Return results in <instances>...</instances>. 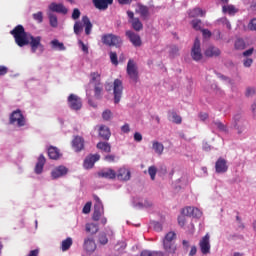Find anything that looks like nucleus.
I'll return each instance as SVG.
<instances>
[{
  "label": "nucleus",
  "instance_id": "f257e3e1",
  "mask_svg": "<svg viewBox=\"0 0 256 256\" xmlns=\"http://www.w3.org/2000/svg\"><path fill=\"white\" fill-rule=\"evenodd\" d=\"M10 35L14 37L16 45L18 47H25L30 45L32 53H37V49H43L41 44V36H32L31 33L26 32L23 25H17L13 30L10 31Z\"/></svg>",
  "mask_w": 256,
  "mask_h": 256
},
{
  "label": "nucleus",
  "instance_id": "f03ea898",
  "mask_svg": "<svg viewBox=\"0 0 256 256\" xmlns=\"http://www.w3.org/2000/svg\"><path fill=\"white\" fill-rule=\"evenodd\" d=\"M83 27H84L85 35H91V31H93V23H91L89 16H83L82 21L75 22L74 24L75 35H81V33H83Z\"/></svg>",
  "mask_w": 256,
  "mask_h": 256
},
{
  "label": "nucleus",
  "instance_id": "7ed1b4c3",
  "mask_svg": "<svg viewBox=\"0 0 256 256\" xmlns=\"http://www.w3.org/2000/svg\"><path fill=\"white\" fill-rule=\"evenodd\" d=\"M102 43L108 47H121L123 40L115 34H104L102 36Z\"/></svg>",
  "mask_w": 256,
  "mask_h": 256
},
{
  "label": "nucleus",
  "instance_id": "20e7f679",
  "mask_svg": "<svg viewBox=\"0 0 256 256\" xmlns=\"http://www.w3.org/2000/svg\"><path fill=\"white\" fill-rule=\"evenodd\" d=\"M67 103L71 111H81L83 108V101L75 94H70L67 98Z\"/></svg>",
  "mask_w": 256,
  "mask_h": 256
},
{
  "label": "nucleus",
  "instance_id": "39448f33",
  "mask_svg": "<svg viewBox=\"0 0 256 256\" xmlns=\"http://www.w3.org/2000/svg\"><path fill=\"white\" fill-rule=\"evenodd\" d=\"M113 96L115 105L119 104L123 97V81L120 79H115L113 82Z\"/></svg>",
  "mask_w": 256,
  "mask_h": 256
},
{
  "label": "nucleus",
  "instance_id": "423d86ee",
  "mask_svg": "<svg viewBox=\"0 0 256 256\" xmlns=\"http://www.w3.org/2000/svg\"><path fill=\"white\" fill-rule=\"evenodd\" d=\"M198 247L202 255H209V253H211V235H209V233H206V235L200 239Z\"/></svg>",
  "mask_w": 256,
  "mask_h": 256
},
{
  "label": "nucleus",
  "instance_id": "0eeeda50",
  "mask_svg": "<svg viewBox=\"0 0 256 256\" xmlns=\"http://www.w3.org/2000/svg\"><path fill=\"white\" fill-rule=\"evenodd\" d=\"M126 71L131 81H133L134 83H137V81H139V70L137 68V64L132 59L128 61Z\"/></svg>",
  "mask_w": 256,
  "mask_h": 256
},
{
  "label": "nucleus",
  "instance_id": "6e6552de",
  "mask_svg": "<svg viewBox=\"0 0 256 256\" xmlns=\"http://www.w3.org/2000/svg\"><path fill=\"white\" fill-rule=\"evenodd\" d=\"M127 15L129 18V23H131L132 29L136 32L143 31V22L137 17H135V13L133 11L128 10Z\"/></svg>",
  "mask_w": 256,
  "mask_h": 256
},
{
  "label": "nucleus",
  "instance_id": "1a4fd4ad",
  "mask_svg": "<svg viewBox=\"0 0 256 256\" xmlns=\"http://www.w3.org/2000/svg\"><path fill=\"white\" fill-rule=\"evenodd\" d=\"M191 57L193 61H201L203 59V53L201 52V41L196 38L191 49Z\"/></svg>",
  "mask_w": 256,
  "mask_h": 256
},
{
  "label": "nucleus",
  "instance_id": "9d476101",
  "mask_svg": "<svg viewBox=\"0 0 256 256\" xmlns=\"http://www.w3.org/2000/svg\"><path fill=\"white\" fill-rule=\"evenodd\" d=\"M17 123L18 127H25V117L21 110H16L10 115V125H15Z\"/></svg>",
  "mask_w": 256,
  "mask_h": 256
},
{
  "label": "nucleus",
  "instance_id": "9b49d317",
  "mask_svg": "<svg viewBox=\"0 0 256 256\" xmlns=\"http://www.w3.org/2000/svg\"><path fill=\"white\" fill-rule=\"evenodd\" d=\"M125 35L130 43H132L133 47H141V45H143V40H141V36L133 32V30H127L125 32Z\"/></svg>",
  "mask_w": 256,
  "mask_h": 256
},
{
  "label": "nucleus",
  "instance_id": "f8f14e48",
  "mask_svg": "<svg viewBox=\"0 0 256 256\" xmlns=\"http://www.w3.org/2000/svg\"><path fill=\"white\" fill-rule=\"evenodd\" d=\"M137 7L138 8L135 10V13L140 15L142 21H149V17H151V13H149V7L141 3H138Z\"/></svg>",
  "mask_w": 256,
  "mask_h": 256
},
{
  "label": "nucleus",
  "instance_id": "ddd939ff",
  "mask_svg": "<svg viewBox=\"0 0 256 256\" xmlns=\"http://www.w3.org/2000/svg\"><path fill=\"white\" fill-rule=\"evenodd\" d=\"M101 159V156L99 154L89 155L84 160V169H93L95 166V163Z\"/></svg>",
  "mask_w": 256,
  "mask_h": 256
},
{
  "label": "nucleus",
  "instance_id": "4468645a",
  "mask_svg": "<svg viewBox=\"0 0 256 256\" xmlns=\"http://www.w3.org/2000/svg\"><path fill=\"white\" fill-rule=\"evenodd\" d=\"M92 3L99 11H107L109 5H113V0H92Z\"/></svg>",
  "mask_w": 256,
  "mask_h": 256
},
{
  "label": "nucleus",
  "instance_id": "2eb2a0df",
  "mask_svg": "<svg viewBox=\"0 0 256 256\" xmlns=\"http://www.w3.org/2000/svg\"><path fill=\"white\" fill-rule=\"evenodd\" d=\"M216 173H227L229 166L227 165V160L225 158H219L215 163Z\"/></svg>",
  "mask_w": 256,
  "mask_h": 256
},
{
  "label": "nucleus",
  "instance_id": "dca6fc26",
  "mask_svg": "<svg viewBox=\"0 0 256 256\" xmlns=\"http://www.w3.org/2000/svg\"><path fill=\"white\" fill-rule=\"evenodd\" d=\"M73 149L79 153L85 149V139L81 136H76L72 141Z\"/></svg>",
  "mask_w": 256,
  "mask_h": 256
},
{
  "label": "nucleus",
  "instance_id": "f3484780",
  "mask_svg": "<svg viewBox=\"0 0 256 256\" xmlns=\"http://www.w3.org/2000/svg\"><path fill=\"white\" fill-rule=\"evenodd\" d=\"M116 177L119 181H129V179H131V171L125 167H122L118 170Z\"/></svg>",
  "mask_w": 256,
  "mask_h": 256
},
{
  "label": "nucleus",
  "instance_id": "a211bd4d",
  "mask_svg": "<svg viewBox=\"0 0 256 256\" xmlns=\"http://www.w3.org/2000/svg\"><path fill=\"white\" fill-rule=\"evenodd\" d=\"M98 134L101 139L104 141H109L111 139V129L107 127L106 125H100L98 129Z\"/></svg>",
  "mask_w": 256,
  "mask_h": 256
},
{
  "label": "nucleus",
  "instance_id": "6ab92c4d",
  "mask_svg": "<svg viewBox=\"0 0 256 256\" xmlns=\"http://www.w3.org/2000/svg\"><path fill=\"white\" fill-rule=\"evenodd\" d=\"M233 125L234 129L238 130V135H241V133H243V117L241 116V114L234 115Z\"/></svg>",
  "mask_w": 256,
  "mask_h": 256
},
{
  "label": "nucleus",
  "instance_id": "aec40b11",
  "mask_svg": "<svg viewBox=\"0 0 256 256\" xmlns=\"http://www.w3.org/2000/svg\"><path fill=\"white\" fill-rule=\"evenodd\" d=\"M205 57L213 58V57H219L221 55V50L213 45L208 46L206 50L204 51Z\"/></svg>",
  "mask_w": 256,
  "mask_h": 256
},
{
  "label": "nucleus",
  "instance_id": "412c9836",
  "mask_svg": "<svg viewBox=\"0 0 256 256\" xmlns=\"http://www.w3.org/2000/svg\"><path fill=\"white\" fill-rule=\"evenodd\" d=\"M98 177H101L102 179H115V177H117V172L111 168L101 170L98 172Z\"/></svg>",
  "mask_w": 256,
  "mask_h": 256
},
{
  "label": "nucleus",
  "instance_id": "4be33fe9",
  "mask_svg": "<svg viewBox=\"0 0 256 256\" xmlns=\"http://www.w3.org/2000/svg\"><path fill=\"white\" fill-rule=\"evenodd\" d=\"M46 162H47V160L45 159V156L43 154H41L38 157V161H37L35 169H34L36 175H41V173H43V167H45Z\"/></svg>",
  "mask_w": 256,
  "mask_h": 256
},
{
  "label": "nucleus",
  "instance_id": "5701e85b",
  "mask_svg": "<svg viewBox=\"0 0 256 256\" xmlns=\"http://www.w3.org/2000/svg\"><path fill=\"white\" fill-rule=\"evenodd\" d=\"M163 247L165 251V256L175 255V252L177 251V246L175 245V243L163 242Z\"/></svg>",
  "mask_w": 256,
  "mask_h": 256
},
{
  "label": "nucleus",
  "instance_id": "b1692460",
  "mask_svg": "<svg viewBox=\"0 0 256 256\" xmlns=\"http://www.w3.org/2000/svg\"><path fill=\"white\" fill-rule=\"evenodd\" d=\"M103 215H105V208L103 206H94V212L92 215L93 221L101 220Z\"/></svg>",
  "mask_w": 256,
  "mask_h": 256
},
{
  "label": "nucleus",
  "instance_id": "393cba45",
  "mask_svg": "<svg viewBox=\"0 0 256 256\" xmlns=\"http://www.w3.org/2000/svg\"><path fill=\"white\" fill-rule=\"evenodd\" d=\"M84 249L87 253H93L97 249V244H95V240L88 238L84 241Z\"/></svg>",
  "mask_w": 256,
  "mask_h": 256
},
{
  "label": "nucleus",
  "instance_id": "a878e982",
  "mask_svg": "<svg viewBox=\"0 0 256 256\" xmlns=\"http://www.w3.org/2000/svg\"><path fill=\"white\" fill-rule=\"evenodd\" d=\"M48 13H65V6H63V4H57L55 2H52L49 5Z\"/></svg>",
  "mask_w": 256,
  "mask_h": 256
},
{
  "label": "nucleus",
  "instance_id": "bb28decb",
  "mask_svg": "<svg viewBox=\"0 0 256 256\" xmlns=\"http://www.w3.org/2000/svg\"><path fill=\"white\" fill-rule=\"evenodd\" d=\"M182 214L187 217L191 216V215H195L196 217H199L201 215V211H199V209L188 206L186 208H184L182 210Z\"/></svg>",
  "mask_w": 256,
  "mask_h": 256
},
{
  "label": "nucleus",
  "instance_id": "cd10ccee",
  "mask_svg": "<svg viewBox=\"0 0 256 256\" xmlns=\"http://www.w3.org/2000/svg\"><path fill=\"white\" fill-rule=\"evenodd\" d=\"M63 175H65V166H58L51 172L52 179H59V177H63Z\"/></svg>",
  "mask_w": 256,
  "mask_h": 256
},
{
  "label": "nucleus",
  "instance_id": "c85d7f7f",
  "mask_svg": "<svg viewBox=\"0 0 256 256\" xmlns=\"http://www.w3.org/2000/svg\"><path fill=\"white\" fill-rule=\"evenodd\" d=\"M48 157L56 161L59 159V157H61V152L57 149V147L51 146L48 148Z\"/></svg>",
  "mask_w": 256,
  "mask_h": 256
},
{
  "label": "nucleus",
  "instance_id": "c756f323",
  "mask_svg": "<svg viewBox=\"0 0 256 256\" xmlns=\"http://www.w3.org/2000/svg\"><path fill=\"white\" fill-rule=\"evenodd\" d=\"M103 95V84L101 82L95 83L94 85V97L96 99H101Z\"/></svg>",
  "mask_w": 256,
  "mask_h": 256
},
{
  "label": "nucleus",
  "instance_id": "7c9ffc66",
  "mask_svg": "<svg viewBox=\"0 0 256 256\" xmlns=\"http://www.w3.org/2000/svg\"><path fill=\"white\" fill-rule=\"evenodd\" d=\"M152 148L157 153V155H163V151H165V146H163V143H160L158 141H154L152 143Z\"/></svg>",
  "mask_w": 256,
  "mask_h": 256
},
{
  "label": "nucleus",
  "instance_id": "2f4dec72",
  "mask_svg": "<svg viewBox=\"0 0 256 256\" xmlns=\"http://www.w3.org/2000/svg\"><path fill=\"white\" fill-rule=\"evenodd\" d=\"M51 48L54 51H63L65 49V44H63L62 42H59V40L54 39L50 42Z\"/></svg>",
  "mask_w": 256,
  "mask_h": 256
},
{
  "label": "nucleus",
  "instance_id": "473e14b6",
  "mask_svg": "<svg viewBox=\"0 0 256 256\" xmlns=\"http://www.w3.org/2000/svg\"><path fill=\"white\" fill-rule=\"evenodd\" d=\"M99 232V225L95 223H87L86 224V233H90L91 235H95V233Z\"/></svg>",
  "mask_w": 256,
  "mask_h": 256
},
{
  "label": "nucleus",
  "instance_id": "72a5a7b5",
  "mask_svg": "<svg viewBox=\"0 0 256 256\" xmlns=\"http://www.w3.org/2000/svg\"><path fill=\"white\" fill-rule=\"evenodd\" d=\"M97 149H100V151H104V153H111V144L108 142H99L97 144Z\"/></svg>",
  "mask_w": 256,
  "mask_h": 256
},
{
  "label": "nucleus",
  "instance_id": "f704fd0d",
  "mask_svg": "<svg viewBox=\"0 0 256 256\" xmlns=\"http://www.w3.org/2000/svg\"><path fill=\"white\" fill-rule=\"evenodd\" d=\"M205 17V11L201 8H194L189 12V17L195 18V17Z\"/></svg>",
  "mask_w": 256,
  "mask_h": 256
},
{
  "label": "nucleus",
  "instance_id": "c9c22d12",
  "mask_svg": "<svg viewBox=\"0 0 256 256\" xmlns=\"http://www.w3.org/2000/svg\"><path fill=\"white\" fill-rule=\"evenodd\" d=\"M140 256H165V253H163L162 251L143 250L140 253Z\"/></svg>",
  "mask_w": 256,
  "mask_h": 256
},
{
  "label": "nucleus",
  "instance_id": "e433bc0d",
  "mask_svg": "<svg viewBox=\"0 0 256 256\" xmlns=\"http://www.w3.org/2000/svg\"><path fill=\"white\" fill-rule=\"evenodd\" d=\"M90 77V83L94 85L95 83H101V74L99 72H91Z\"/></svg>",
  "mask_w": 256,
  "mask_h": 256
},
{
  "label": "nucleus",
  "instance_id": "4c0bfd02",
  "mask_svg": "<svg viewBox=\"0 0 256 256\" xmlns=\"http://www.w3.org/2000/svg\"><path fill=\"white\" fill-rule=\"evenodd\" d=\"M177 237V234L175 232H168L163 240V243H175V238Z\"/></svg>",
  "mask_w": 256,
  "mask_h": 256
},
{
  "label": "nucleus",
  "instance_id": "58836bf2",
  "mask_svg": "<svg viewBox=\"0 0 256 256\" xmlns=\"http://www.w3.org/2000/svg\"><path fill=\"white\" fill-rule=\"evenodd\" d=\"M223 12L227 13L228 15H235L237 13V8L233 5L223 6Z\"/></svg>",
  "mask_w": 256,
  "mask_h": 256
},
{
  "label": "nucleus",
  "instance_id": "ea45409f",
  "mask_svg": "<svg viewBox=\"0 0 256 256\" xmlns=\"http://www.w3.org/2000/svg\"><path fill=\"white\" fill-rule=\"evenodd\" d=\"M48 18H49L51 27H57L58 25L57 16L53 14V12H48Z\"/></svg>",
  "mask_w": 256,
  "mask_h": 256
},
{
  "label": "nucleus",
  "instance_id": "a19ab883",
  "mask_svg": "<svg viewBox=\"0 0 256 256\" xmlns=\"http://www.w3.org/2000/svg\"><path fill=\"white\" fill-rule=\"evenodd\" d=\"M102 119L104 121H111V119H113V112H111V110L106 109L102 112Z\"/></svg>",
  "mask_w": 256,
  "mask_h": 256
},
{
  "label": "nucleus",
  "instance_id": "79ce46f5",
  "mask_svg": "<svg viewBox=\"0 0 256 256\" xmlns=\"http://www.w3.org/2000/svg\"><path fill=\"white\" fill-rule=\"evenodd\" d=\"M148 175H150V179L152 181H155V177L157 176V167L156 166H150L148 168Z\"/></svg>",
  "mask_w": 256,
  "mask_h": 256
},
{
  "label": "nucleus",
  "instance_id": "37998d69",
  "mask_svg": "<svg viewBox=\"0 0 256 256\" xmlns=\"http://www.w3.org/2000/svg\"><path fill=\"white\" fill-rule=\"evenodd\" d=\"M172 121H173L176 125H181V123H183V118H181V116L178 115L177 112H172Z\"/></svg>",
  "mask_w": 256,
  "mask_h": 256
},
{
  "label": "nucleus",
  "instance_id": "c03bdc74",
  "mask_svg": "<svg viewBox=\"0 0 256 256\" xmlns=\"http://www.w3.org/2000/svg\"><path fill=\"white\" fill-rule=\"evenodd\" d=\"M234 46H235V49H238L239 51H241V50L245 49V41L243 39L239 38L235 41Z\"/></svg>",
  "mask_w": 256,
  "mask_h": 256
},
{
  "label": "nucleus",
  "instance_id": "a18cd8bd",
  "mask_svg": "<svg viewBox=\"0 0 256 256\" xmlns=\"http://www.w3.org/2000/svg\"><path fill=\"white\" fill-rule=\"evenodd\" d=\"M192 28L195 29V31H201V20L194 19L191 21Z\"/></svg>",
  "mask_w": 256,
  "mask_h": 256
},
{
  "label": "nucleus",
  "instance_id": "49530a36",
  "mask_svg": "<svg viewBox=\"0 0 256 256\" xmlns=\"http://www.w3.org/2000/svg\"><path fill=\"white\" fill-rule=\"evenodd\" d=\"M213 123L215 127L219 129V131H223L224 133H227V127L221 121H214Z\"/></svg>",
  "mask_w": 256,
  "mask_h": 256
},
{
  "label": "nucleus",
  "instance_id": "de8ad7c7",
  "mask_svg": "<svg viewBox=\"0 0 256 256\" xmlns=\"http://www.w3.org/2000/svg\"><path fill=\"white\" fill-rule=\"evenodd\" d=\"M110 60L112 65H119V60L117 58V52H110Z\"/></svg>",
  "mask_w": 256,
  "mask_h": 256
},
{
  "label": "nucleus",
  "instance_id": "09e8293b",
  "mask_svg": "<svg viewBox=\"0 0 256 256\" xmlns=\"http://www.w3.org/2000/svg\"><path fill=\"white\" fill-rule=\"evenodd\" d=\"M99 243H101V245H107V243H109V239H107V234L103 233L99 235Z\"/></svg>",
  "mask_w": 256,
  "mask_h": 256
},
{
  "label": "nucleus",
  "instance_id": "8fccbe9b",
  "mask_svg": "<svg viewBox=\"0 0 256 256\" xmlns=\"http://www.w3.org/2000/svg\"><path fill=\"white\" fill-rule=\"evenodd\" d=\"M33 19L38 23H43V12H37L33 14Z\"/></svg>",
  "mask_w": 256,
  "mask_h": 256
},
{
  "label": "nucleus",
  "instance_id": "3c124183",
  "mask_svg": "<svg viewBox=\"0 0 256 256\" xmlns=\"http://www.w3.org/2000/svg\"><path fill=\"white\" fill-rule=\"evenodd\" d=\"M91 205V202H87L83 207L82 213H84L85 215L91 213Z\"/></svg>",
  "mask_w": 256,
  "mask_h": 256
},
{
  "label": "nucleus",
  "instance_id": "603ef678",
  "mask_svg": "<svg viewBox=\"0 0 256 256\" xmlns=\"http://www.w3.org/2000/svg\"><path fill=\"white\" fill-rule=\"evenodd\" d=\"M71 245H73V239L68 237L65 239V251H69L71 249Z\"/></svg>",
  "mask_w": 256,
  "mask_h": 256
},
{
  "label": "nucleus",
  "instance_id": "864d4df0",
  "mask_svg": "<svg viewBox=\"0 0 256 256\" xmlns=\"http://www.w3.org/2000/svg\"><path fill=\"white\" fill-rule=\"evenodd\" d=\"M79 45L80 48L82 49L83 53H85L86 55H89V47H87V45H85V43L82 40H79Z\"/></svg>",
  "mask_w": 256,
  "mask_h": 256
},
{
  "label": "nucleus",
  "instance_id": "5fc2aeb1",
  "mask_svg": "<svg viewBox=\"0 0 256 256\" xmlns=\"http://www.w3.org/2000/svg\"><path fill=\"white\" fill-rule=\"evenodd\" d=\"M93 199L95 201L94 207H103V202H101V198L97 195H93Z\"/></svg>",
  "mask_w": 256,
  "mask_h": 256
},
{
  "label": "nucleus",
  "instance_id": "6e6d98bb",
  "mask_svg": "<svg viewBox=\"0 0 256 256\" xmlns=\"http://www.w3.org/2000/svg\"><path fill=\"white\" fill-rule=\"evenodd\" d=\"M185 223H187V218L185 217V215L179 216L178 224L180 225V227H185Z\"/></svg>",
  "mask_w": 256,
  "mask_h": 256
},
{
  "label": "nucleus",
  "instance_id": "4d7b16f0",
  "mask_svg": "<svg viewBox=\"0 0 256 256\" xmlns=\"http://www.w3.org/2000/svg\"><path fill=\"white\" fill-rule=\"evenodd\" d=\"M79 17H81V11L79 8H75L72 13V19L77 20Z\"/></svg>",
  "mask_w": 256,
  "mask_h": 256
},
{
  "label": "nucleus",
  "instance_id": "13d9d810",
  "mask_svg": "<svg viewBox=\"0 0 256 256\" xmlns=\"http://www.w3.org/2000/svg\"><path fill=\"white\" fill-rule=\"evenodd\" d=\"M248 28L250 29V31H256V18L250 20Z\"/></svg>",
  "mask_w": 256,
  "mask_h": 256
},
{
  "label": "nucleus",
  "instance_id": "bf43d9fd",
  "mask_svg": "<svg viewBox=\"0 0 256 256\" xmlns=\"http://www.w3.org/2000/svg\"><path fill=\"white\" fill-rule=\"evenodd\" d=\"M104 161H106L107 163H115V155L113 154L106 155L104 157Z\"/></svg>",
  "mask_w": 256,
  "mask_h": 256
},
{
  "label": "nucleus",
  "instance_id": "052dcab7",
  "mask_svg": "<svg viewBox=\"0 0 256 256\" xmlns=\"http://www.w3.org/2000/svg\"><path fill=\"white\" fill-rule=\"evenodd\" d=\"M7 73H9V68L7 66H0V77L7 75Z\"/></svg>",
  "mask_w": 256,
  "mask_h": 256
},
{
  "label": "nucleus",
  "instance_id": "680f3d73",
  "mask_svg": "<svg viewBox=\"0 0 256 256\" xmlns=\"http://www.w3.org/2000/svg\"><path fill=\"white\" fill-rule=\"evenodd\" d=\"M220 23H223V25H226L227 29H231V22L227 18H222L219 20Z\"/></svg>",
  "mask_w": 256,
  "mask_h": 256
},
{
  "label": "nucleus",
  "instance_id": "e2e57ef3",
  "mask_svg": "<svg viewBox=\"0 0 256 256\" xmlns=\"http://www.w3.org/2000/svg\"><path fill=\"white\" fill-rule=\"evenodd\" d=\"M243 65H244V67H251V65H253V59H251V58H246V59L243 61Z\"/></svg>",
  "mask_w": 256,
  "mask_h": 256
},
{
  "label": "nucleus",
  "instance_id": "0e129e2a",
  "mask_svg": "<svg viewBox=\"0 0 256 256\" xmlns=\"http://www.w3.org/2000/svg\"><path fill=\"white\" fill-rule=\"evenodd\" d=\"M178 53H179V48L177 46H172L170 50V55H172V57H175V55H177Z\"/></svg>",
  "mask_w": 256,
  "mask_h": 256
},
{
  "label": "nucleus",
  "instance_id": "69168bd1",
  "mask_svg": "<svg viewBox=\"0 0 256 256\" xmlns=\"http://www.w3.org/2000/svg\"><path fill=\"white\" fill-rule=\"evenodd\" d=\"M121 131H122V133H129L131 131V128H130L129 124L128 123L124 124L121 127Z\"/></svg>",
  "mask_w": 256,
  "mask_h": 256
},
{
  "label": "nucleus",
  "instance_id": "338daca9",
  "mask_svg": "<svg viewBox=\"0 0 256 256\" xmlns=\"http://www.w3.org/2000/svg\"><path fill=\"white\" fill-rule=\"evenodd\" d=\"M252 95H255V88H247L246 97H252Z\"/></svg>",
  "mask_w": 256,
  "mask_h": 256
},
{
  "label": "nucleus",
  "instance_id": "774afa93",
  "mask_svg": "<svg viewBox=\"0 0 256 256\" xmlns=\"http://www.w3.org/2000/svg\"><path fill=\"white\" fill-rule=\"evenodd\" d=\"M27 256H39V249L31 250Z\"/></svg>",
  "mask_w": 256,
  "mask_h": 256
}]
</instances>
